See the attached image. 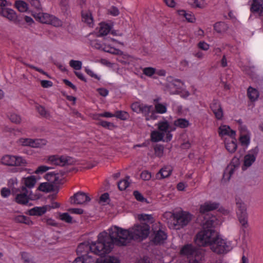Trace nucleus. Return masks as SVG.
Segmentation results:
<instances>
[{
    "mask_svg": "<svg viewBox=\"0 0 263 263\" xmlns=\"http://www.w3.org/2000/svg\"><path fill=\"white\" fill-rule=\"evenodd\" d=\"M109 235L103 232L99 234L98 245H93L92 249L101 255L109 253L112 249L114 244L119 246H126L133 239L130 230H125L117 226L112 227L109 230Z\"/></svg>",
    "mask_w": 263,
    "mask_h": 263,
    "instance_id": "f257e3e1",
    "label": "nucleus"
},
{
    "mask_svg": "<svg viewBox=\"0 0 263 263\" xmlns=\"http://www.w3.org/2000/svg\"><path fill=\"white\" fill-rule=\"evenodd\" d=\"M1 162L3 164L11 166H19L20 168L12 169L13 172H21L24 170L22 167L27 165L26 160L22 157L11 155H6L1 159Z\"/></svg>",
    "mask_w": 263,
    "mask_h": 263,
    "instance_id": "f03ea898",
    "label": "nucleus"
},
{
    "mask_svg": "<svg viewBox=\"0 0 263 263\" xmlns=\"http://www.w3.org/2000/svg\"><path fill=\"white\" fill-rule=\"evenodd\" d=\"M217 235V233L213 229H204L197 234L196 242L200 246H210Z\"/></svg>",
    "mask_w": 263,
    "mask_h": 263,
    "instance_id": "7ed1b4c3",
    "label": "nucleus"
},
{
    "mask_svg": "<svg viewBox=\"0 0 263 263\" xmlns=\"http://www.w3.org/2000/svg\"><path fill=\"white\" fill-rule=\"evenodd\" d=\"M130 235L134 240H143L147 237L149 234L150 227L145 223L135 224L130 228Z\"/></svg>",
    "mask_w": 263,
    "mask_h": 263,
    "instance_id": "20e7f679",
    "label": "nucleus"
},
{
    "mask_svg": "<svg viewBox=\"0 0 263 263\" xmlns=\"http://www.w3.org/2000/svg\"><path fill=\"white\" fill-rule=\"evenodd\" d=\"M181 253L187 256L189 263H201L202 254L192 245L184 246L181 250Z\"/></svg>",
    "mask_w": 263,
    "mask_h": 263,
    "instance_id": "39448f33",
    "label": "nucleus"
},
{
    "mask_svg": "<svg viewBox=\"0 0 263 263\" xmlns=\"http://www.w3.org/2000/svg\"><path fill=\"white\" fill-rule=\"evenodd\" d=\"M35 19L43 24L51 25L54 27H61L63 22L55 16L46 13H38L32 14Z\"/></svg>",
    "mask_w": 263,
    "mask_h": 263,
    "instance_id": "423d86ee",
    "label": "nucleus"
},
{
    "mask_svg": "<svg viewBox=\"0 0 263 263\" xmlns=\"http://www.w3.org/2000/svg\"><path fill=\"white\" fill-rule=\"evenodd\" d=\"M173 224L176 229H180L186 226L192 219L191 215L185 212H180L173 215Z\"/></svg>",
    "mask_w": 263,
    "mask_h": 263,
    "instance_id": "0eeeda50",
    "label": "nucleus"
},
{
    "mask_svg": "<svg viewBox=\"0 0 263 263\" xmlns=\"http://www.w3.org/2000/svg\"><path fill=\"white\" fill-rule=\"evenodd\" d=\"M211 250L217 254L226 253L229 250V245L226 240L218 235L210 245Z\"/></svg>",
    "mask_w": 263,
    "mask_h": 263,
    "instance_id": "6e6552de",
    "label": "nucleus"
},
{
    "mask_svg": "<svg viewBox=\"0 0 263 263\" xmlns=\"http://www.w3.org/2000/svg\"><path fill=\"white\" fill-rule=\"evenodd\" d=\"M47 160L51 164L61 166L71 165L75 163L74 159L67 156L51 155L48 157Z\"/></svg>",
    "mask_w": 263,
    "mask_h": 263,
    "instance_id": "1a4fd4ad",
    "label": "nucleus"
},
{
    "mask_svg": "<svg viewBox=\"0 0 263 263\" xmlns=\"http://www.w3.org/2000/svg\"><path fill=\"white\" fill-rule=\"evenodd\" d=\"M236 205L239 222L243 229H246L249 226L246 205L240 199H236Z\"/></svg>",
    "mask_w": 263,
    "mask_h": 263,
    "instance_id": "9d476101",
    "label": "nucleus"
},
{
    "mask_svg": "<svg viewBox=\"0 0 263 263\" xmlns=\"http://www.w3.org/2000/svg\"><path fill=\"white\" fill-rule=\"evenodd\" d=\"M70 203L73 204H85L91 200L88 195L83 192H79L70 198Z\"/></svg>",
    "mask_w": 263,
    "mask_h": 263,
    "instance_id": "9b49d317",
    "label": "nucleus"
},
{
    "mask_svg": "<svg viewBox=\"0 0 263 263\" xmlns=\"http://www.w3.org/2000/svg\"><path fill=\"white\" fill-rule=\"evenodd\" d=\"M158 128L160 132L166 135V141H170L172 138L171 132L175 129V128L172 127L167 121H160L158 123Z\"/></svg>",
    "mask_w": 263,
    "mask_h": 263,
    "instance_id": "f8f14e48",
    "label": "nucleus"
},
{
    "mask_svg": "<svg viewBox=\"0 0 263 263\" xmlns=\"http://www.w3.org/2000/svg\"><path fill=\"white\" fill-rule=\"evenodd\" d=\"M19 143L24 146L38 147L45 144V141L43 139H32L30 138H20Z\"/></svg>",
    "mask_w": 263,
    "mask_h": 263,
    "instance_id": "ddd939ff",
    "label": "nucleus"
},
{
    "mask_svg": "<svg viewBox=\"0 0 263 263\" xmlns=\"http://www.w3.org/2000/svg\"><path fill=\"white\" fill-rule=\"evenodd\" d=\"M0 15L14 23L19 22L16 12L11 9L0 7Z\"/></svg>",
    "mask_w": 263,
    "mask_h": 263,
    "instance_id": "4468645a",
    "label": "nucleus"
},
{
    "mask_svg": "<svg viewBox=\"0 0 263 263\" xmlns=\"http://www.w3.org/2000/svg\"><path fill=\"white\" fill-rule=\"evenodd\" d=\"M15 201L21 204H26L29 200V191L24 186L21 187L20 193L17 194L15 198Z\"/></svg>",
    "mask_w": 263,
    "mask_h": 263,
    "instance_id": "2eb2a0df",
    "label": "nucleus"
},
{
    "mask_svg": "<svg viewBox=\"0 0 263 263\" xmlns=\"http://www.w3.org/2000/svg\"><path fill=\"white\" fill-rule=\"evenodd\" d=\"M99 242V236H98V240L97 242H91V243H89L87 242H83L80 243L77 249V252L78 254H81L83 252H87L88 250H90L92 252L94 253L95 254L98 255L99 256H103L104 255H101L98 253L95 250L92 249L91 247L93 245H98Z\"/></svg>",
    "mask_w": 263,
    "mask_h": 263,
    "instance_id": "dca6fc26",
    "label": "nucleus"
},
{
    "mask_svg": "<svg viewBox=\"0 0 263 263\" xmlns=\"http://www.w3.org/2000/svg\"><path fill=\"white\" fill-rule=\"evenodd\" d=\"M219 204L217 202L208 201L200 205L199 211L201 214L216 210L218 208Z\"/></svg>",
    "mask_w": 263,
    "mask_h": 263,
    "instance_id": "f3484780",
    "label": "nucleus"
},
{
    "mask_svg": "<svg viewBox=\"0 0 263 263\" xmlns=\"http://www.w3.org/2000/svg\"><path fill=\"white\" fill-rule=\"evenodd\" d=\"M258 151V148L256 147L250 152V153L245 156L244 158V165L246 167L250 166L255 161Z\"/></svg>",
    "mask_w": 263,
    "mask_h": 263,
    "instance_id": "a211bd4d",
    "label": "nucleus"
},
{
    "mask_svg": "<svg viewBox=\"0 0 263 263\" xmlns=\"http://www.w3.org/2000/svg\"><path fill=\"white\" fill-rule=\"evenodd\" d=\"M47 211H50V207L48 205H46L41 207H34L29 210L28 213L31 216H42Z\"/></svg>",
    "mask_w": 263,
    "mask_h": 263,
    "instance_id": "6ab92c4d",
    "label": "nucleus"
},
{
    "mask_svg": "<svg viewBox=\"0 0 263 263\" xmlns=\"http://www.w3.org/2000/svg\"><path fill=\"white\" fill-rule=\"evenodd\" d=\"M218 133L219 136H223L225 135L229 136L232 139L235 140V135L236 132L235 131L231 129L230 127L229 126L227 125H222L219 127L218 129Z\"/></svg>",
    "mask_w": 263,
    "mask_h": 263,
    "instance_id": "aec40b11",
    "label": "nucleus"
},
{
    "mask_svg": "<svg viewBox=\"0 0 263 263\" xmlns=\"http://www.w3.org/2000/svg\"><path fill=\"white\" fill-rule=\"evenodd\" d=\"M154 233L155 235L153 241L155 245L163 243L167 238L166 234L161 230H159Z\"/></svg>",
    "mask_w": 263,
    "mask_h": 263,
    "instance_id": "412c9836",
    "label": "nucleus"
},
{
    "mask_svg": "<svg viewBox=\"0 0 263 263\" xmlns=\"http://www.w3.org/2000/svg\"><path fill=\"white\" fill-rule=\"evenodd\" d=\"M253 12H258L260 16L263 14V0H253L251 7Z\"/></svg>",
    "mask_w": 263,
    "mask_h": 263,
    "instance_id": "4be33fe9",
    "label": "nucleus"
},
{
    "mask_svg": "<svg viewBox=\"0 0 263 263\" xmlns=\"http://www.w3.org/2000/svg\"><path fill=\"white\" fill-rule=\"evenodd\" d=\"M73 263H96V259L88 254L83 255L75 259Z\"/></svg>",
    "mask_w": 263,
    "mask_h": 263,
    "instance_id": "5701e85b",
    "label": "nucleus"
},
{
    "mask_svg": "<svg viewBox=\"0 0 263 263\" xmlns=\"http://www.w3.org/2000/svg\"><path fill=\"white\" fill-rule=\"evenodd\" d=\"M247 96L251 102H254L258 99L259 93L256 89L249 86L247 89Z\"/></svg>",
    "mask_w": 263,
    "mask_h": 263,
    "instance_id": "b1692460",
    "label": "nucleus"
},
{
    "mask_svg": "<svg viewBox=\"0 0 263 263\" xmlns=\"http://www.w3.org/2000/svg\"><path fill=\"white\" fill-rule=\"evenodd\" d=\"M172 170L167 166L162 168L156 174V178L162 179L170 176L172 173Z\"/></svg>",
    "mask_w": 263,
    "mask_h": 263,
    "instance_id": "393cba45",
    "label": "nucleus"
},
{
    "mask_svg": "<svg viewBox=\"0 0 263 263\" xmlns=\"http://www.w3.org/2000/svg\"><path fill=\"white\" fill-rule=\"evenodd\" d=\"M228 28L227 24L222 22H217L214 25V29L220 34L225 33L228 30Z\"/></svg>",
    "mask_w": 263,
    "mask_h": 263,
    "instance_id": "a878e982",
    "label": "nucleus"
},
{
    "mask_svg": "<svg viewBox=\"0 0 263 263\" xmlns=\"http://www.w3.org/2000/svg\"><path fill=\"white\" fill-rule=\"evenodd\" d=\"M14 5L16 8L21 12H26L29 8L28 4L24 1H16Z\"/></svg>",
    "mask_w": 263,
    "mask_h": 263,
    "instance_id": "bb28decb",
    "label": "nucleus"
},
{
    "mask_svg": "<svg viewBox=\"0 0 263 263\" xmlns=\"http://www.w3.org/2000/svg\"><path fill=\"white\" fill-rule=\"evenodd\" d=\"M82 21L87 23L89 26L93 24L92 14L89 11H82Z\"/></svg>",
    "mask_w": 263,
    "mask_h": 263,
    "instance_id": "cd10ccee",
    "label": "nucleus"
},
{
    "mask_svg": "<svg viewBox=\"0 0 263 263\" xmlns=\"http://www.w3.org/2000/svg\"><path fill=\"white\" fill-rule=\"evenodd\" d=\"M111 30L110 26L105 23H100L99 29V36H104L107 35Z\"/></svg>",
    "mask_w": 263,
    "mask_h": 263,
    "instance_id": "c85d7f7f",
    "label": "nucleus"
},
{
    "mask_svg": "<svg viewBox=\"0 0 263 263\" xmlns=\"http://www.w3.org/2000/svg\"><path fill=\"white\" fill-rule=\"evenodd\" d=\"M38 189L41 191L48 193L53 190V185L50 182H44L40 184Z\"/></svg>",
    "mask_w": 263,
    "mask_h": 263,
    "instance_id": "c756f323",
    "label": "nucleus"
},
{
    "mask_svg": "<svg viewBox=\"0 0 263 263\" xmlns=\"http://www.w3.org/2000/svg\"><path fill=\"white\" fill-rule=\"evenodd\" d=\"M164 133L160 131H153L151 133V139L154 142H158L163 140L164 137Z\"/></svg>",
    "mask_w": 263,
    "mask_h": 263,
    "instance_id": "7c9ffc66",
    "label": "nucleus"
},
{
    "mask_svg": "<svg viewBox=\"0 0 263 263\" xmlns=\"http://www.w3.org/2000/svg\"><path fill=\"white\" fill-rule=\"evenodd\" d=\"M14 221L18 223H23L27 225L32 224V221L30 219L24 215H18L14 218Z\"/></svg>",
    "mask_w": 263,
    "mask_h": 263,
    "instance_id": "2f4dec72",
    "label": "nucleus"
},
{
    "mask_svg": "<svg viewBox=\"0 0 263 263\" xmlns=\"http://www.w3.org/2000/svg\"><path fill=\"white\" fill-rule=\"evenodd\" d=\"M138 218L140 221H144L151 223H152L155 221L154 218L151 214H139L138 215Z\"/></svg>",
    "mask_w": 263,
    "mask_h": 263,
    "instance_id": "473e14b6",
    "label": "nucleus"
},
{
    "mask_svg": "<svg viewBox=\"0 0 263 263\" xmlns=\"http://www.w3.org/2000/svg\"><path fill=\"white\" fill-rule=\"evenodd\" d=\"M189 3L195 8H203L206 6L204 0H190Z\"/></svg>",
    "mask_w": 263,
    "mask_h": 263,
    "instance_id": "72a5a7b5",
    "label": "nucleus"
},
{
    "mask_svg": "<svg viewBox=\"0 0 263 263\" xmlns=\"http://www.w3.org/2000/svg\"><path fill=\"white\" fill-rule=\"evenodd\" d=\"M36 182V179L34 176H31L26 178H25L24 183L25 187L28 188H32L35 185Z\"/></svg>",
    "mask_w": 263,
    "mask_h": 263,
    "instance_id": "f704fd0d",
    "label": "nucleus"
},
{
    "mask_svg": "<svg viewBox=\"0 0 263 263\" xmlns=\"http://www.w3.org/2000/svg\"><path fill=\"white\" fill-rule=\"evenodd\" d=\"M45 178L51 183H55L58 180V174L53 172L47 173L45 176Z\"/></svg>",
    "mask_w": 263,
    "mask_h": 263,
    "instance_id": "c9c22d12",
    "label": "nucleus"
},
{
    "mask_svg": "<svg viewBox=\"0 0 263 263\" xmlns=\"http://www.w3.org/2000/svg\"><path fill=\"white\" fill-rule=\"evenodd\" d=\"M38 112L41 116L46 118H49L50 117V114L49 111L46 110L45 108L41 105H37L36 106Z\"/></svg>",
    "mask_w": 263,
    "mask_h": 263,
    "instance_id": "e433bc0d",
    "label": "nucleus"
},
{
    "mask_svg": "<svg viewBox=\"0 0 263 263\" xmlns=\"http://www.w3.org/2000/svg\"><path fill=\"white\" fill-rule=\"evenodd\" d=\"M174 124L176 126L183 128L187 127L189 122L185 119L180 118L175 121Z\"/></svg>",
    "mask_w": 263,
    "mask_h": 263,
    "instance_id": "4c0bfd02",
    "label": "nucleus"
},
{
    "mask_svg": "<svg viewBox=\"0 0 263 263\" xmlns=\"http://www.w3.org/2000/svg\"><path fill=\"white\" fill-rule=\"evenodd\" d=\"M233 140L230 142L226 143L225 146L227 149L230 153H232L235 152L237 148V144L235 142V140L232 139Z\"/></svg>",
    "mask_w": 263,
    "mask_h": 263,
    "instance_id": "58836bf2",
    "label": "nucleus"
},
{
    "mask_svg": "<svg viewBox=\"0 0 263 263\" xmlns=\"http://www.w3.org/2000/svg\"><path fill=\"white\" fill-rule=\"evenodd\" d=\"M129 179V176H126V178L120 181L118 183V186L120 191L125 190L129 185V183L128 180Z\"/></svg>",
    "mask_w": 263,
    "mask_h": 263,
    "instance_id": "ea45409f",
    "label": "nucleus"
},
{
    "mask_svg": "<svg viewBox=\"0 0 263 263\" xmlns=\"http://www.w3.org/2000/svg\"><path fill=\"white\" fill-rule=\"evenodd\" d=\"M178 13L180 15H183L189 22L193 23L195 21L194 15L192 13H187L183 10L178 11Z\"/></svg>",
    "mask_w": 263,
    "mask_h": 263,
    "instance_id": "a19ab883",
    "label": "nucleus"
},
{
    "mask_svg": "<svg viewBox=\"0 0 263 263\" xmlns=\"http://www.w3.org/2000/svg\"><path fill=\"white\" fill-rule=\"evenodd\" d=\"M152 108L153 106L152 105H147L143 104L141 108L140 112L143 114L145 117V119H146V117H147L149 115Z\"/></svg>",
    "mask_w": 263,
    "mask_h": 263,
    "instance_id": "79ce46f5",
    "label": "nucleus"
},
{
    "mask_svg": "<svg viewBox=\"0 0 263 263\" xmlns=\"http://www.w3.org/2000/svg\"><path fill=\"white\" fill-rule=\"evenodd\" d=\"M235 170L236 166L234 165L228 166L224 173L223 177H227L228 179H230L231 176L234 173Z\"/></svg>",
    "mask_w": 263,
    "mask_h": 263,
    "instance_id": "37998d69",
    "label": "nucleus"
},
{
    "mask_svg": "<svg viewBox=\"0 0 263 263\" xmlns=\"http://www.w3.org/2000/svg\"><path fill=\"white\" fill-rule=\"evenodd\" d=\"M31 6L36 10H42V5L40 0H27Z\"/></svg>",
    "mask_w": 263,
    "mask_h": 263,
    "instance_id": "c03bdc74",
    "label": "nucleus"
},
{
    "mask_svg": "<svg viewBox=\"0 0 263 263\" xmlns=\"http://www.w3.org/2000/svg\"><path fill=\"white\" fill-rule=\"evenodd\" d=\"M155 110L157 113L164 114L166 112V105L157 103L155 106Z\"/></svg>",
    "mask_w": 263,
    "mask_h": 263,
    "instance_id": "a18cd8bd",
    "label": "nucleus"
},
{
    "mask_svg": "<svg viewBox=\"0 0 263 263\" xmlns=\"http://www.w3.org/2000/svg\"><path fill=\"white\" fill-rule=\"evenodd\" d=\"M59 217L61 220L67 223L73 222L72 217L70 216V215L67 213L60 214Z\"/></svg>",
    "mask_w": 263,
    "mask_h": 263,
    "instance_id": "49530a36",
    "label": "nucleus"
},
{
    "mask_svg": "<svg viewBox=\"0 0 263 263\" xmlns=\"http://www.w3.org/2000/svg\"><path fill=\"white\" fill-rule=\"evenodd\" d=\"M103 50L105 52L110 53L114 54H122V52L119 50L109 46H105L103 48Z\"/></svg>",
    "mask_w": 263,
    "mask_h": 263,
    "instance_id": "de8ad7c7",
    "label": "nucleus"
},
{
    "mask_svg": "<svg viewBox=\"0 0 263 263\" xmlns=\"http://www.w3.org/2000/svg\"><path fill=\"white\" fill-rule=\"evenodd\" d=\"M239 141L242 145L248 146L250 143V137L248 135H241Z\"/></svg>",
    "mask_w": 263,
    "mask_h": 263,
    "instance_id": "09e8293b",
    "label": "nucleus"
},
{
    "mask_svg": "<svg viewBox=\"0 0 263 263\" xmlns=\"http://www.w3.org/2000/svg\"><path fill=\"white\" fill-rule=\"evenodd\" d=\"M9 118L12 122L16 124H19L21 121V118L20 116L14 113L11 114L9 116Z\"/></svg>",
    "mask_w": 263,
    "mask_h": 263,
    "instance_id": "8fccbe9b",
    "label": "nucleus"
},
{
    "mask_svg": "<svg viewBox=\"0 0 263 263\" xmlns=\"http://www.w3.org/2000/svg\"><path fill=\"white\" fill-rule=\"evenodd\" d=\"M70 66L76 70H80L82 68V62L80 61L72 60L69 62Z\"/></svg>",
    "mask_w": 263,
    "mask_h": 263,
    "instance_id": "3c124183",
    "label": "nucleus"
},
{
    "mask_svg": "<svg viewBox=\"0 0 263 263\" xmlns=\"http://www.w3.org/2000/svg\"><path fill=\"white\" fill-rule=\"evenodd\" d=\"M156 72V69L153 67H146L143 69V73L148 77L152 76Z\"/></svg>",
    "mask_w": 263,
    "mask_h": 263,
    "instance_id": "603ef678",
    "label": "nucleus"
},
{
    "mask_svg": "<svg viewBox=\"0 0 263 263\" xmlns=\"http://www.w3.org/2000/svg\"><path fill=\"white\" fill-rule=\"evenodd\" d=\"M142 105L143 104H140L139 102H136L131 105V108L134 112L140 113Z\"/></svg>",
    "mask_w": 263,
    "mask_h": 263,
    "instance_id": "864d4df0",
    "label": "nucleus"
},
{
    "mask_svg": "<svg viewBox=\"0 0 263 263\" xmlns=\"http://www.w3.org/2000/svg\"><path fill=\"white\" fill-rule=\"evenodd\" d=\"M222 107L220 102L218 100H214L210 105V108L212 110H215L216 109H220Z\"/></svg>",
    "mask_w": 263,
    "mask_h": 263,
    "instance_id": "5fc2aeb1",
    "label": "nucleus"
},
{
    "mask_svg": "<svg viewBox=\"0 0 263 263\" xmlns=\"http://www.w3.org/2000/svg\"><path fill=\"white\" fill-rule=\"evenodd\" d=\"M155 154L158 157H161L163 154L164 147L161 145H157L155 148Z\"/></svg>",
    "mask_w": 263,
    "mask_h": 263,
    "instance_id": "6e6d98bb",
    "label": "nucleus"
},
{
    "mask_svg": "<svg viewBox=\"0 0 263 263\" xmlns=\"http://www.w3.org/2000/svg\"><path fill=\"white\" fill-rule=\"evenodd\" d=\"M50 168V167L45 165H41L37 168L34 173L36 174H42L46 172Z\"/></svg>",
    "mask_w": 263,
    "mask_h": 263,
    "instance_id": "4d7b16f0",
    "label": "nucleus"
},
{
    "mask_svg": "<svg viewBox=\"0 0 263 263\" xmlns=\"http://www.w3.org/2000/svg\"><path fill=\"white\" fill-rule=\"evenodd\" d=\"M212 111L217 120L222 119L223 116V112L222 107L220 108V109H217L215 110H213Z\"/></svg>",
    "mask_w": 263,
    "mask_h": 263,
    "instance_id": "13d9d810",
    "label": "nucleus"
},
{
    "mask_svg": "<svg viewBox=\"0 0 263 263\" xmlns=\"http://www.w3.org/2000/svg\"><path fill=\"white\" fill-rule=\"evenodd\" d=\"M22 259L24 261V263H28L33 261L30 256L26 252H22L21 254Z\"/></svg>",
    "mask_w": 263,
    "mask_h": 263,
    "instance_id": "bf43d9fd",
    "label": "nucleus"
},
{
    "mask_svg": "<svg viewBox=\"0 0 263 263\" xmlns=\"http://www.w3.org/2000/svg\"><path fill=\"white\" fill-rule=\"evenodd\" d=\"M127 114L126 112L120 110L117 111L114 116H116L117 118L122 120H126L127 118Z\"/></svg>",
    "mask_w": 263,
    "mask_h": 263,
    "instance_id": "052dcab7",
    "label": "nucleus"
},
{
    "mask_svg": "<svg viewBox=\"0 0 263 263\" xmlns=\"http://www.w3.org/2000/svg\"><path fill=\"white\" fill-rule=\"evenodd\" d=\"M133 194L135 197V198L139 201L143 202L146 201V199L144 198L143 195L138 191H135L134 192Z\"/></svg>",
    "mask_w": 263,
    "mask_h": 263,
    "instance_id": "680f3d73",
    "label": "nucleus"
},
{
    "mask_svg": "<svg viewBox=\"0 0 263 263\" xmlns=\"http://www.w3.org/2000/svg\"><path fill=\"white\" fill-rule=\"evenodd\" d=\"M91 45L98 49H102L104 48L103 45L100 43V42L97 40L91 41Z\"/></svg>",
    "mask_w": 263,
    "mask_h": 263,
    "instance_id": "e2e57ef3",
    "label": "nucleus"
},
{
    "mask_svg": "<svg viewBox=\"0 0 263 263\" xmlns=\"http://www.w3.org/2000/svg\"><path fill=\"white\" fill-rule=\"evenodd\" d=\"M103 263H119V261L116 258L109 256L105 258Z\"/></svg>",
    "mask_w": 263,
    "mask_h": 263,
    "instance_id": "0e129e2a",
    "label": "nucleus"
},
{
    "mask_svg": "<svg viewBox=\"0 0 263 263\" xmlns=\"http://www.w3.org/2000/svg\"><path fill=\"white\" fill-rule=\"evenodd\" d=\"M101 117L109 118V117H114V115L109 112H105L103 114H99L96 115L93 118L95 119H98L99 117Z\"/></svg>",
    "mask_w": 263,
    "mask_h": 263,
    "instance_id": "69168bd1",
    "label": "nucleus"
},
{
    "mask_svg": "<svg viewBox=\"0 0 263 263\" xmlns=\"http://www.w3.org/2000/svg\"><path fill=\"white\" fill-rule=\"evenodd\" d=\"M198 47L200 49L206 51L209 49V45L205 42L201 41L198 44Z\"/></svg>",
    "mask_w": 263,
    "mask_h": 263,
    "instance_id": "338daca9",
    "label": "nucleus"
},
{
    "mask_svg": "<svg viewBox=\"0 0 263 263\" xmlns=\"http://www.w3.org/2000/svg\"><path fill=\"white\" fill-rule=\"evenodd\" d=\"M141 177L144 180H148L151 178V174L147 171H143L141 174Z\"/></svg>",
    "mask_w": 263,
    "mask_h": 263,
    "instance_id": "774afa93",
    "label": "nucleus"
}]
</instances>
